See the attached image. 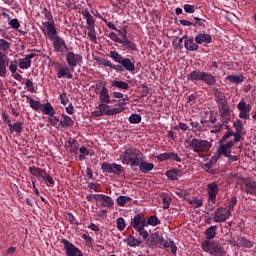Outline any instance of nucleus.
Returning <instances> with one entry per match:
<instances>
[{"mask_svg":"<svg viewBox=\"0 0 256 256\" xmlns=\"http://www.w3.org/2000/svg\"><path fill=\"white\" fill-rule=\"evenodd\" d=\"M145 159V155L141 150L137 148H127L124 152L120 154V161L123 165L131 166L133 171H137L139 164Z\"/></svg>","mask_w":256,"mask_h":256,"instance_id":"f257e3e1","label":"nucleus"},{"mask_svg":"<svg viewBox=\"0 0 256 256\" xmlns=\"http://www.w3.org/2000/svg\"><path fill=\"white\" fill-rule=\"evenodd\" d=\"M150 243L159 249H171L172 255H177V245L171 239L166 240L159 233H153L150 235Z\"/></svg>","mask_w":256,"mask_h":256,"instance_id":"f03ea898","label":"nucleus"},{"mask_svg":"<svg viewBox=\"0 0 256 256\" xmlns=\"http://www.w3.org/2000/svg\"><path fill=\"white\" fill-rule=\"evenodd\" d=\"M11 49V43L3 38H0V77L7 75V67L9 66V57L7 51Z\"/></svg>","mask_w":256,"mask_h":256,"instance_id":"7ed1b4c3","label":"nucleus"},{"mask_svg":"<svg viewBox=\"0 0 256 256\" xmlns=\"http://www.w3.org/2000/svg\"><path fill=\"white\" fill-rule=\"evenodd\" d=\"M201 247L205 253H209L212 256H225L227 255V251H225V247L219 241H209L204 240L201 243Z\"/></svg>","mask_w":256,"mask_h":256,"instance_id":"20e7f679","label":"nucleus"},{"mask_svg":"<svg viewBox=\"0 0 256 256\" xmlns=\"http://www.w3.org/2000/svg\"><path fill=\"white\" fill-rule=\"evenodd\" d=\"M207 206L206 209L208 211H213L215 209V205H217V195L219 194V185L217 183L212 182L207 185Z\"/></svg>","mask_w":256,"mask_h":256,"instance_id":"39448f33","label":"nucleus"},{"mask_svg":"<svg viewBox=\"0 0 256 256\" xmlns=\"http://www.w3.org/2000/svg\"><path fill=\"white\" fill-rule=\"evenodd\" d=\"M189 147L194 153H207L211 147H213V144L207 140H202L199 138H193L190 141Z\"/></svg>","mask_w":256,"mask_h":256,"instance_id":"423d86ee","label":"nucleus"},{"mask_svg":"<svg viewBox=\"0 0 256 256\" xmlns=\"http://www.w3.org/2000/svg\"><path fill=\"white\" fill-rule=\"evenodd\" d=\"M125 103H118L117 107L111 108L107 103H100L97 107V109L100 110V113H102L103 116H113V115H119V113H123V110L125 107H123Z\"/></svg>","mask_w":256,"mask_h":256,"instance_id":"0eeeda50","label":"nucleus"},{"mask_svg":"<svg viewBox=\"0 0 256 256\" xmlns=\"http://www.w3.org/2000/svg\"><path fill=\"white\" fill-rule=\"evenodd\" d=\"M214 223H225L231 217V211L227 208L219 207L212 214Z\"/></svg>","mask_w":256,"mask_h":256,"instance_id":"6e6552de","label":"nucleus"},{"mask_svg":"<svg viewBox=\"0 0 256 256\" xmlns=\"http://www.w3.org/2000/svg\"><path fill=\"white\" fill-rule=\"evenodd\" d=\"M65 59L68 67L74 68L83 62V56L81 54H75V52H66Z\"/></svg>","mask_w":256,"mask_h":256,"instance_id":"1a4fd4ad","label":"nucleus"},{"mask_svg":"<svg viewBox=\"0 0 256 256\" xmlns=\"http://www.w3.org/2000/svg\"><path fill=\"white\" fill-rule=\"evenodd\" d=\"M102 171H105L106 173H112V175H121V172L123 171V166L121 164L117 163H102L101 165Z\"/></svg>","mask_w":256,"mask_h":256,"instance_id":"9d476101","label":"nucleus"},{"mask_svg":"<svg viewBox=\"0 0 256 256\" xmlns=\"http://www.w3.org/2000/svg\"><path fill=\"white\" fill-rule=\"evenodd\" d=\"M237 109L239 111V117L240 119H249L251 117V105L247 104L245 100H241L237 104Z\"/></svg>","mask_w":256,"mask_h":256,"instance_id":"9b49d317","label":"nucleus"},{"mask_svg":"<svg viewBox=\"0 0 256 256\" xmlns=\"http://www.w3.org/2000/svg\"><path fill=\"white\" fill-rule=\"evenodd\" d=\"M130 227L134 230L141 227H147V219H145V215L141 213L136 214L130 221Z\"/></svg>","mask_w":256,"mask_h":256,"instance_id":"f8f14e48","label":"nucleus"},{"mask_svg":"<svg viewBox=\"0 0 256 256\" xmlns=\"http://www.w3.org/2000/svg\"><path fill=\"white\" fill-rule=\"evenodd\" d=\"M218 111L220 114V121H222V123H229V121H231V107L229 104L218 106Z\"/></svg>","mask_w":256,"mask_h":256,"instance_id":"ddd939ff","label":"nucleus"},{"mask_svg":"<svg viewBox=\"0 0 256 256\" xmlns=\"http://www.w3.org/2000/svg\"><path fill=\"white\" fill-rule=\"evenodd\" d=\"M61 243L64 245L66 256H77L80 253V249L67 239H62Z\"/></svg>","mask_w":256,"mask_h":256,"instance_id":"4468645a","label":"nucleus"},{"mask_svg":"<svg viewBox=\"0 0 256 256\" xmlns=\"http://www.w3.org/2000/svg\"><path fill=\"white\" fill-rule=\"evenodd\" d=\"M212 91L214 93V97L216 99L218 107L229 104V102L227 101V96H225V93L219 90V88L214 87L212 88Z\"/></svg>","mask_w":256,"mask_h":256,"instance_id":"2eb2a0df","label":"nucleus"},{"mask_svg":"<svg viewBox=\"0 0 256 256\" xmlns=\"http://www.w3.org/2000/svg\"><path fill=\"white\" fill-rule=\"evenodd\" d=\"M232 245L234 247H244L246 249H251L253 248V241L247 240L245 237H238L237 240H233Z\"/></svg>","mask_w":256,"mask_h":256,"instance_id":"dca6fc26","label":"nucleus"},{"mask_svg":"<svg viewBox=\"0 0 256 256\" xmlns=\"http://www.w3.org/2000/svg\"><path fill=\"white\" fill-rule=\"evenodd\" d=\"M194 41L197 45H209V43L213 42V37L209 34L199 33L195 36Z\"/></svg>","mask_w":256,"mask_h":256,"instance_id":"f3484780","label":"nucleus"},{"mask_svg":"<svg viewBox=\"0 0 256 256\" xmlns=\"http://www.w3.org/2000/svg\"><path fill=\"white\" fill-rule=\"evenodd\" d=\"M73 71H75V68L61 66L57 73V78L62 79V77H66V79H73Z\"/></svg>","mask_w":256,"mask_h":256,"instance_id":"a211bd4d","label":"nucleus"},{"mask_svg":"<svg viewBox=\"0 0 256 256\" xmlns=\"http://www.w3.org/2000/svg\"><path fill=\"white\" fill-rule=\"evenodd\" d=\"M45 27H46V35L51 41H53V39H55L56 37H59L57 36V29L55 28L54 21L46 22Z\"/></svg>","mask_w":256,"mask_h":256,"instance_id":"6ab92c4d","label":"nucleus"},{"mask_svg":"<svg viewBox=\"0 0 256 256\" xmlns=\"http://www.w3.org/2000/svg\"><path fill=\"white\" fill-rule=\"evenodd\" d=\"M53 47L56 53H63V49H67V44H65V40L61 37H56L53 39Z\"/></svg>","mask_w":256,"mask_h":256,"instance_id":"aec40b11","label":"nucleus"},{"mask_svg":"<svg viewBox=\"0 0 256 256\" xmlns=\"http://www.w3.org/2000/svg\"><path fill=\"white\" fill-rule=\"evenodd\" d=\"M36 55L37 54L33 53L26 55L25 58L19 60L18 67L20 69H29V67H31V59L36 57Z\"/></svg>","mask_w":256,"mask_h":256,"instance_id":"412c9836","label":"nucleus"},{"mask_svg":"<svg viewBox=\"0 0 256 256\" xmlns=\"http://www.w3.org/2000/svg\"><path fill=\"white\" fill-rule=\"evenodd\" d=\"M201 81L202 83H205V85L213 86L217 83V78L213 74L203 71Z\"/></svg>","mask_w":256,"mask_h":256,"instance_id":"4be33fe9","label":"nucleus"},{"mask_svg":"<svg viewBox=\"0 0 256 256\" xmlns=\"http://www.w3.org/2000/svg\"><path fill=\"white\" fill-rule=\"evenodd\" d=\"M138 167L141 173H150V171H153V169H155V164L145 161V158H144L139 163Z\"/></svg>","mask_w":256,"mask_h":256,"instance_id":"5701e85b","label":"nucleus"},{"mask_svg":"<svg viewBox=\"0 0 256 256\" xmlns=\"http://www.w3.org/2000/svg\"><path fill=\"white\" fill-rule=\"evenodd\" d=\"M61 120H60V127L62 129H67V127H73L75 125V121H73V118L71 116H67L66 114L61 115Z\"/></svg>","mask_w":256,"mask_h":256,"instance_id":"b1692460","label":"nucleus"},{"mask_svg":"<svg viewBox=\"0 0 256 256\" xmlns=\"http://www.w3.org/2000/svg\"><path fill=\"white\" fill-rule=\"evenodd\" d=\"M101 206L102 207H113V205H115V201L113 200V198H111V196L105 195V194H101L100 195V201Z\"/></svg>","mask_w":256,"mask_h":256,"instance_id":"393cba45","label":"nucleus"},{"mask_svg":"<svg viewBox=\"0 0 256 256\" xmlns=\"http://www.w3.org/2000/svg\"><path fill=\"white\" fill-rule=\"evenodd\" d=\"M120 67L129 71V73H133V71H135V63H133L129 58H123L122 62H120Z\"/></svg>","mask_w":256,"mask_h":256,"instance_id":"a878e982","label":"nucleus"},{"mask_svg":"<svg viewBox=\"0 0 256 256\" xmlns=\"http://www.w3.org/2000/svg\"><path fill=\"white\" fill-rule=\"evenodd\" d=\"M24 97L27 99V103H29L31 109L34 111H41L43 104L31 97L29 95H24Z\"/></svg>","mask_w":256,"mask_h":256,"instance_id":"bb28decb","label":"nucleus"},{"mask_svg":"<svg viewBox=\"0 0 256 256\" xmlns=\"http://www.w3.org/2000/svg\"><path fill=\"white\" fill-rule=\"evenodd\" d=\"M99 100L102 103L109 104L111 103V98L109 97V89L107 87L103 86L100 93H99Z\"/></svg>","mask_w":256,"mask_h":256,"instance_id":"cd10ccee","label":"nucleus"},{"mask_svg":"<svg viewBox=\"0 0 256 256\" xmlns=\"http://www.w3.org/2000/svg\"><path fill=\"white\" fill-rule=\"evenodd\" d=\"M202 78H203V71H200V70H194L187 75L188 81H192V82L202 81Z\"/></svg>","mask_w":256,"mask_h":256,"instance_id":"c85d7f7f","label":"nucleus"},{"mask_svg":"<svg viewBox=\"0 0 256 256\" xmlns=\"http://www.w3.org/2000/svg\"><path fill=\"white\" fill-rule=\"evenodd\" d=\"M165 175L169 179V181H177V179H179V177H181V170L170 169V170L166 171Z\"/></svg>","mask_w":256,"mask_h":256,"instance_id":"c756f323","label":"nucleus"},{"mask_svg":"<svg viewBox=\"0 0 256 256\" xmlns=\"http://www.w3.org/2000/svg\"><path fill=\"white\" fill-rule=\"evenodd\" d=\"M184 47L187 49V51H197L199 49V45L195 43L193 38H187L184 42Z\"/></svg>","mask_w":256,"mask_h":256,"instance_id":"7c9ffc66","label":"nucleus"},{"mask_svg":"<svg viewBox=\"0 0 256 256\" xmlns=\"http://www.w3.org/2000/svg\"><path fill=\"white\" fill-rule=\"evenodd\" d=\"M205 237L206 241H212V239H215L217 237V226H210L205 231Z\"/></svg>","mask_w":256,"mask_h":256,"instance_id":"2f4dec72","label":"nucleus"},{"mask_svg":"<svg viewBox=\"0 0 256 256\" xmlns=\"http://www.w3.org/2000/svg\"><path fill=\"white\" fill-rule=\"evenodd\" d=\"M41 111L44 113V115H49V117H53L55 115V108H53V105H51L49 102L45 103L44 105L42 104Z\"/></svg>","mask_w":256,"mask_h":256,"instance_id":"473e14b6","label":"nucleus"},{"mask_svg":"<svg viewBox=\"0 0 256 256\" xmlns=\"http://www.w3.org/2000/svg\"><path fill=\"white\" fill-rule=\"evenodd\" d=\"M99 64L103 65V67H110V69H114V71H123V67L121 65H113V63L107 59H101Z\"/></svg>","mask_w":256,"mask_h":256,"instance_id":"72a5a7b5","label":"nucleus"},{"mask_svg":"<svg viewBox=\"0 0 256 256\" xmlns=\"http://www.w3.org/2000/svg\"><path fill=\"white\" fill-rule=\"evenodd\" d=\"M67 149L70 153H77L79 151V142L73 138L68 140Z\"/></svg>","mask_w":256,"mask_h":256,"instance_id":"f704fd0d","label":"nucleus"},{"mask_svg":"<svg viewBox=\"0 0 256 256\" xmlns=\"http://www.w3.org/2000/svg\"><path fill=\"white\" fill-rule=\"evenodd\" d=\"M226 81H230V83H235L236 85H239V83H243L245 81V77L243 76V74L228 75L226 77Z\"/></svg>","mask_w":256,"mask_h":256,"instance_id":"c9c22d12","label":"nucleus"},{"mask_svg":"<svg viewBox=\"0 0 256 256\" xmlns=\"http://www.w3.org/2000/svg\"><path fill=\"white\" fill-rule=\"evenodd\" d=\"M83 17L86 19L87 27L86 28H91L95 27V19L93 18V15L87 10H85L82 13Z\"/></svg>","mask_w":256,"mask_h":256,"instance_id":"e433bc0d","label":"nucleus"},{"mask_svg":"<svg viewBox=\"0 0 256 256\" xmlns=\"http://www.w3.org/2000/svg\"><path fill=\"white\" fill-rule=\"evenodd\" d=\"M120 45H123L128 51H137V44L133 43L129 38L122 40Z\"/></svg>","mask_w":256,"mask_h":256,"instance_id":"4c0bfd02","label":"nucleus"},{"mask_svg":"<svg viewBox=\"0 0 256 256\" xmlns=\"http://www.w3.org/2000/svg\"><path fill=\"white\" fill-rule=\"evenodd\" d=\"M29 172L31 173V175H33L34 177H41L42 179L45 178V171L41 168H37V167H29Z\"/></svg>","mask_w":256,"mask_h":256,"instance_id":"58836bf2","label":"nucleus"},{"mask_svg":"<svg viewBox=\"0 0 256 256\" xmlns=\"http://www.w3.org/2000/svg\"><path fill=\"white\" fill-rule=\"evenodd\" d=\"M245 192L249 193L250 195H256V183L247 181L245 182Z\"/></svg>","mask_w":256,"mask_h":256,"instance_id":"ea45409f","label":"nucleus"},{"mask_svg":"<svg viewBox=\"0 0 256 256\" xmlns=\"http://www.w3.org/2000/svg\"><path fill=\"white\" fill-rule=\"evenodd\" d=\"M10 128V133H22L23 131V123L16 122L15 124H8Z\"/></svg>","mask_w":256,"mask_h":256,"instance_id":"a19ab883","label":"nucleus"},{"mask_svg":"<svg viewBox=\"0 0 256 256\" xmlns=\"http://www.w3.org/2000/svg\"><path fill=\"white\" fill-rule=\"evenodd\" d=\"M189 205H192L195 209H199L203 207V199L199 197H193L192 199L188 200Z\"/></svg>","mask_w":256,"mask_h":256,"instance_id":"79ce46f5","label":"nucleus"},{"mask_svg":"<svg viewBox=\"0 0 256 256\" xmlns=\"http://www.w3.org/2000/svg\"><path fill=\"white\" fill-rule=\"evenodd\" d=\"M149 225H151V227H157V225H161V220L155 215L150 216L148 220H146V227H149Z\"/></svg>","mask_w":256,"mask_h":256,"instance_id":"37998d69","label":"nucleus"},{"mask_svg":"<svg viewBox=\"0 0 256 256\" xmlns=\"http://www.w3.org/2000/svg\"><path fill=\"white\" fill-rule=\"evenodd\" d=\"M111 85L113 87H116L117 89H123L124 91H127V89H129V84L121 80H114L112 81Z\"/></svg>","mask_w":256,"mask_h":256,"instance_id":"c03bdc74","label":"nucleus"},{"mask_svg":"<svg viewBox=\"0 0 256 256\" xmlns=\"http://www.w3.org/2000/svg\"><path fill=\"white\" fill-rule=\"evenodd\" d=\"M129 201H131V197H129V196H119L116 199V203H117V205H119V207H125V205H127V203H129Z\"/></svg>","mask_w":256,"mask_h":256,"instance_id":"a18cd8bd","label":"nucleus"},{"mask_svg":"<svg viewBox=\"0 0 256 256\" xmlns=\"http://www.w3.org/2000/svg\"><path fill=\"white\" fill-rule=\"evenodd\" d=\"M110 57L113 59V61H115V63H119V65H121L124 59L123 56L117 51H110Z\"/></svg>","mask_w":256,"mask_h":256,"instance_id":"49530a36","label":"nucleus"},{"mask_svg":"<svg viewBox=\"0 0 256 256\" xmlns=\"http://www.w3.org/2000/svg\"><path fill=\"white\" fill-rule=\"evenodd\" d=\"M116 227L118 231H125V228L127 227V224L125 223V218L119 217L116 220Z\"/></svg>","mask_w":256,"mask_h":256,"instance_id":"de8ad7c7","label":"nucleus"},{"mask_svg":"<svg viewBox=\"0 0 256 256\" xmlns=\"http://www.w3.org/2000/svg\"><path fill=\"white\" fill-rule=\"evenodd\" d=\"M173 152H165L157 156L158 161H171Z\"/></svg>","mask_w":256,"mask_h":256,"instance_id":"09e8293b","label":"nucleus"},{"mask_svg":"<svg viewBox=\"0 0 256 256\" xmlns=\"http://www.w3.org/2000/svg\"><path fill=\"white\" fill-rule=\"evenodd\" d=\"M145 227L146 226H142L140 228H136V230H135L140 235V237H142V239H144V241L146 239H148V237H149V232L147 230H145Z\"/></svg>","mask_w":256,"mask_h":256,"instance_id":"8fccbe9b","label":"nucleus"},{"mask_svg":"<svg viewBox=\"0 0 256 256\" xmlns=\"http://www.w3.org/2000/svg\"><path fill=\"white\" fill-rule=\"evenodd\" d=\"M88 30V37L93 43H97V34L95 32V27L86 28Z\"/></svg>","mask_w":256,"mask_h":256,"instance_id":"3c124183","label":"nucleus"},{"mask_svg":"<svg viewBox=\"0 0 256 256\" xmlns=\"http://www.w3.org/2000/svg\"><path fill=\"white\" fill-rule=\"evenodd\" d=\"M141 115L139 114H132L129 117V123H131L132 125H137L139 123H141Z\"/></svg>","mask_w":256,"mask_h":256,"instance_id":"603ef678","label":"nucleus"},{"mask_svg":"<svg viewBox=\"0 0 256 256\" xmlns=\"http://www.w3.org/2000/svg\"><path fill=\"white\" fill-rule=\"evenodd\" d=\"M141 243H142L141 240L136 239L133 236H130L128 238V245H129V247H139V245H141Z\"/></svg>","mask_w":256,"mask_h":256,"instance_id":"864d4df0","label":"nucleus"},{"mask_svg":"<svg viewBox=\"0 0 256 256\" xmlns=\"http://www.w3.org/2000/svg\"><path fill=\"white\" fill-rule=\"evenodd\" d=\"M87 201L93 203L94 201H101V194H89L86 196Z\"/></svg>","mask_w":256,"mask_h":256,"instance_id":"5fc2aeb1","label":"nucleus"},{"mask_svg":"<svg viewBox=\"0 0 256 256\" xmlns=\"http://www.w3.org/2000/svg\"><path fill=\"white\" fill-rule=\"evenodd\" d=\"M87 155H89V150L87 149V147L82 146L80 148L79 160L84 161V159L87 157Z\"/></svg>","mask_w":256,"mask_h":256,"instance_id":"6e6d98bb","label":"nucleus"},{"mask_svg":"<svg viewBox=\"0 0 256 256\" xmlns=\"http://www.w3.org/2000/svg\"><path fill=\"white\" fill-rule=\"evenodd\" d=\"M88 189H93V191H95L96 193H101V185H99V183H88Z\"/></svg>","mask_w":256,"mask_h":256,"instance_id":"4d7b16f0","label":"nucleus"},{"mask_svg":"<svg viewBox=\"0 0 256 256\" xmlns=\"http://www.w3.org/2000/svg\"><path fill=\"white\" fill-rule=\"evenodd\" d=\"M190 125H191L192 129H194V131L203 133V128L201 126V122L194 121V122H191Z\"/></svg>","mask_w":256,"mask_h":256,"instance_id":"13d9d810","label":"nucleus"},{"mask_svg":"<svg viewBox=\"0 0 256 256\" xmlns=\"http://www.w3.org/2000/svg\"><path fill=\"white\" fill-rule=\"evenodd\" d=\"M235 205H237V196L231 198V200L228 203V206L226 207V210L231 211L232 209H235Z\"/></svg>","mask_w":256,"mask_h":256,"instance_id":"bf43d9fd","label":"nucleus"},{"mask_svg":"<svg viewBox=\"0 0 256 256\" xmlns=\"http://www.w3.org/2000/svg\"><path fill=\"white\" fill-rule=\"evenodd\" d=\"M234 127L237 133H241V131H243V121L241 120H236L234 122Z\"/></svg>","mask_w":256,"mask_h":256,"instance_id":"052dcab7","label":"nucleus"},{"mask_svg":"<svg viewBox=\"0 0 256 256\" xmlns=\"http://www.w3.org/2000/svg\"><path fill=\"white\" fill-rule=\"evenodd\" d=\"M109 38L114 41V43H122V39L118 37V35L115 32H110L109 33Z\"/></svg>","mask_w":256,"mask_h":256,"instance_id":"680f3d73","label":"nucleus"},{"mask_svg":"<svg viewBox=\"0 0 256 256\" xmlns=\"http://www.w3.org/2000/svg\"><path fill=\"white\" fill-rule=\"evenodd\" d=\"M25 87L28 88L30 93H35V86H33V81H31V79H26Z\"/></svg>","mask_w":256,"mask_h":256,"instance_id":"e2e57ef3","label":"nucleus"},{"mask_svg":"<svg viewBox=\"0 0 256 256\" xmlns=\"http://www.w3.org/2000/svg\"><path fill=\"white\" fill-rule=\"evenodd\" d=\"M9 25L12 27V29H19V27H21L19 20L16 18L10 20Z\"/></svg>","mask_w":256,"mask_h":256,"instance_id":"0e129e2a","label":"nucleus"},{"mask_svg":"<svg viewBox=\"0 0 256 256\" xmlns=\"http://www.w3.org/2000/svg\"><path fill=\"white\" fill-rule=\"evenodd\" d=\"M217 152L220 154V156L224 155V157H227V155L229 154V150L225 146H223V145H221L218 148Z\"/></svg>","mask_w":256,"mask_h":256,"instance_id":"69168bd1","label":"nucleus"},{"mask_svg":"<svg viewBox=\"0 0 256 256\" xmlns=\"http://www.w3.org/2000/svg\"><path fill=\"white\" fill-rule=\"evenodd\" d=\"M60 102L62 105H67L69 103V97H67V93L63 92L60 95Z\"/></svg>","mask_w":256,"mask_h":256,"instance_id":"338daca9","label":"nucleus"},{"mask_svg":"<svg viewBox=\"0 0 256 256\" xmlns=\"http://www.w3.org/2000/svg\"><path fill=\"white\" fill-rule=\"evenodd\" d=\"M44 17L48 19V22L53 21V14H51V11H49L47 8H43Z\"/></svg>","mask_w":256,"mask_h":256,"instance_id":"774afa93","label":"nucleus"}]
</instances>
